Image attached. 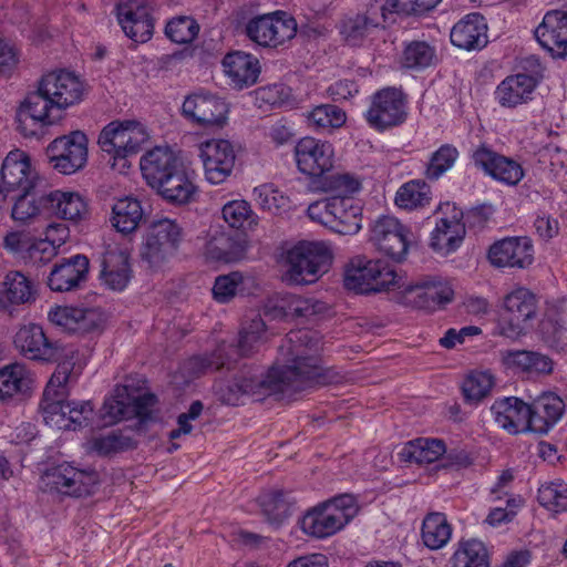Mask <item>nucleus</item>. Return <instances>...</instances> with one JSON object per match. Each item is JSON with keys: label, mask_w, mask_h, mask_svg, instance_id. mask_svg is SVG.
Returning <instances> with one entry per match:
<instances>
[{"label": "nucleus", "mask_w": 567, "mask_h": 567, "mask_svg": "<svg viewBox=\"0 0 567 567\" xmlns=\"http://www.w3.org/2000/svg\"><path fill=\"white\" fill-rule=\"evenodd\" d=\"M319 340L309 330L290 331L279 347V357L264 378L236 377L219 388L220 399L229 405H237L244 395L260 401L267 395L303 391L313 385L333 381L329 370L319 364Z\"/></svg>", "instance_id": "obj_1"}, {"label": "nucleus", "mask_w": 567, "mask_h": 567, "mask_svg": "<svg viewBox=\"0 0 567 567\" xmlns=\"http://www.w3.org/2000/svg\"><path fill=\"white\" fill-rule=\"evenodd\" d=\"M332 261L330 248L322 241H302L287 254L285 279L293 285H308L326 274Z\"/></svg>", "instance_id": "obj_2"}, {"label": "nucleus", "mask_w": 567, "mask_h": 567, "mask_svg": "<svg viewBox=\"0 0 567 567\" xmlns=\"http://www.w3.org/2000/svg\"><path fill=\"white\" fill-rule=\"evenodd\" d=\"M396 0H371L363 12L341 21L340 33L351 47L364 45L386 23L394 21Z\"/></svg>", "instance_id": "obj_3"}, {"label": "nucleus", "mask_w": 567, "mask_h": 567, "mask_svg": "<svg viewBox=\"0 0 567 567\" xmlns=\"http://www.w3.org/2000/svg\"><path fill=\"white\" fill-rule=\"evenodd\" d=\"M393 268L382 260L358 256L351 259L344 269L343 284L348 290L360 293L380 292L391 287L402 286Z\"/></svg>", "instance_id": "obj_4"}, {"label": "nucleus", "mask_w": 567, "mask_h": 567, "mask_svg": "<svg viewBox=\"0 0 567 567\" xmlns=\"http://www.w3.org/2000/svg\"><path fill=\"white\" fill-rule=\"evenodd\" d=\"M14 344L20 353L30 360L53 361L58 363L56 369L60 368V363H69L72 368L76 365L78 350L58 341L51 342L39 324L21 327L16 333Z\"/></svg>", "instance_id": "obj_5"}, {"label": "nucleus", "mask_w": 567, "mask_h": 567, "mask_svg": "<svg viewBox=\"0 0 567 567\" xmlns=\"http://www.w3.org/2000/svg\"><path fill=\"white\" fill-rule=\"evenodd\" d=\"M183 239V228L175 219L154 220L141 248L142 259L150 267L158 268L168 261L178 250Z\"/></svg>", "instance_id": "obj_6"}, {"label": "nucleus", "mask_w": 567, "mask_h": 567, "mask_svg": "<svg viewBox=\"0 0 567 567\" xmlns=\"http://www.w3.org/2000/svg\"><path fill=\"white\" fill-rule=\"evenodd\" d=\"M99 483L94 471L79 470L69 463H62L44 472L40 478V488L68 496L90 495Z\"/></svg>", "instance_id": "obj_7"}, {"label": "nucleus", "mask_w": 567, "mask_h": 567, "mask_svg": "<svg viewBox=\"0 0 567 567\" xmlns=\"http://www.w3.org/2000/svg\"><path fill=\"white\" fill-rule=\"evenodd\" d=\"M145 127L135 121H113L107 124L99 136L101 150L116 158L124 159L140 152L147 141Z\"/></svg>", "instance_id": "obj_8"}, {"label": "nucleus", "mask_w": 567, "mask_h": 567, "mask_svg": "<svg viewBox=\"0 0 567 567\" xmlns=\"http://www.w3.org/2000/svg\"><path fill=\"white\" fill-rule=\"evenodd\" d=\"M410 237V229L392 216H380L370 226L369 241L375 250L396 262L405 259Z\"/></svg>", "instance_id": "obj_9"}, {"label": "nucleus", "mask_w": 567, "mask_h": 567, "mask_svg": "<svg viewBox=\"0 0 567 567\" xmlns=\"http://www.w3.org/2000/svg\"><path fill=\"white\" fill-rule=\"evenodd\" d=\"M245 31L257 45L277 48L296 35L297 22L288 13L276 11L250 19Z\"/></svg>", "instance_id": "obj_10"}, {"label": "nucleus", "mask_w": 567, "mask_h": 567, "mask_svg": "<svg viewBox=\"0 0 567 567\" xmlns=\"http://www.w3.org/2000/svg\"><path fill=\"white\" fill-rule=\"evenodd\" d=\"M406 116V97L401 90L394 87L375 92L364 113L368 124L380 132L401 125Z\"/></svg>", "instance_id": "obj_11"}, {"label": "nucleus", "mask_w": 567, "mask_h": 567, "mask_svg": "<svg viewBox=\"0 0 567 567\" xmlns=\"http://www.w3.org/2000/svg\"><path fill=\"white\" fill-rule=\"evenodd\" d=\"M80 371L69 363H60V368L50 378L44 388L39 409L47 425L59 430L68 429L66 417H63V405L68 398L66 384Z\"/></svg>", "instance_id": "obj_12"}, {"label": "nucleus", "mask_w": 567, "mask_h": 567, "mask_svg": "<svg viewBox=\"0 0 567 567\" xmlns=\"http://www.w3.org/2000/svg\"><path fill=\"white\" fill-rule=\"evenodd\" d=\"M50 163L60 173L70 175L81 169L87 161V138L74 131L55 138L48 147Z\"/></svg>", "instance_id": "obj_13"}, {"label": "nucleus", "mask_w": 567, "mask_h": 567, "mask_svg": "<svg viewBox=\"0 0 567 567\" xmlns=\"http://www.w3.org/2000/svg\"><path fill=\"white\" fill-rule=\"evenodd\" d=\"M535 313V297L530 291L525 288L512 291L504 299V312L498 324L499 334L509 339H517L524 333L525 323Z\"/></svg>", "instance_id": "obj_14"}, {"label": "nucleus", "mask_w": 567, "mask_h": 567, "mask_svg": "<svg viewBox=\"0 0 567 567\" xmlns=\"http://www.w3.org/2000/svg\"><path fill=\"white\" fill-rule=\"evenodd\" d=\"M60 112L54 101L42 91L39 82L38 90L28 94L18 113L19 130L24 136H34L45 125L52 124Z\"/></svg>", "instance_id": "obj_15"}, {"label": "nucleus", "mask_w": 567, "mask_h": 567, "mask_svg": "<svg viewBox=\"0 0 567 567\" xmlns=\"http://www.w3.org/2000/svg\"><path fill=\"white\" fill-rule=\"evenodd\" d=\"M205 177L213 185L224 183L233 173L236 162L234 145L221 138L206 141L199 146Z\"/></svg>", "instance_id": "obj_16"}, {"label": "nucleus", "mask_w": 567, "mask_h": 567, "mask_svg": "<svg viewBox=\"0 0 567 567\" xmlns=\"http://www.w3.org/2000/svg\"><path fill=\"white\" fill-rule=\"evenodd\" d=\"M117 22L127 38L136 43L147 42L154 30L148 0H122L116 7Z\"/></svg>", "instance_id": "obj_17"}, {"label": "nucleus", "mask_w": 567, "mask_h": 567, "mask_svg": "<svg viewBox=\"0 0 567 567\" xmlns=\"http://www.w3.org/2000/svg\"><path fill=\"white\" fill-rule=\"evenodd\" d=\"M40 184L43 182L32 171L29 156L20 150L11 151L0 171V194L3 198L11 193L30 189Z\"/></svg>", "instance_id": "obj_18"}, {"label": "nucleus", "mask_w": 567, "mask_h": 567, "mask_svg": "<svg viewBox=\"0 0 567 567\" xmlns=\"http://www.w3.org/2000/svg\"><path fill=\"white\" fill-rule=\"evenodd\" d=\"M472 159L485 174L506 185H517L524 177V171L517 162L498 154L487 144L478 145L472 153Z\"/></svg>", "instance_id": "obj_19"}, {"label": "nucleus", "mask_w": 567, "mask_h": 567, "mask_svg": "<svg viewBox=\"0 0 567 567\" xmlns=\"http://www.w3.org/2000/svg\"><path fill=\"white\" fill-rule=\"evenodd\" d=\"M298 169L309 176L320 177L333 166V148L331 144L303 137L295 146Z\"/></svg>", "instance_id": "obj_20"}, {"label": "nucleus", "mask_w": 567, "mask_h": 567, "mask_svg": "<svg viewBox=\"0 0 567 567\" xmlns=\"http://www.w3.org/2000/svg\"><path fill=\"white\" fill-rule=\"evenodd\" d=\"M182 110L187 118L204 127L221 126L228 113L227 104L221 99L205 92L187 96Z\"/></svg>", "instance_id": "obj_21"}, {"label": "nucleus", "mask_w": 567, "mask_h": 567, "mask_svg": "<svg viewBox=\"0 0 567 567\" xmlns=\"http://www.w3.org/2000/svg\"><path fill=\"white\" fill-rule=\"evenodd\" d=\"M40 83L42 91L51 96L60 111L79 103L84 94L83 82L69 71L60 70L45 74Z\"/></svg>", "instance_id": "obj_22"}, {"label": "nucleus", "mask_w": 567, "mask_h": 567, "mask_svg": "<svg viewBox=\"0 0 567 567\" xmlns=\"http://www.w3.org/2000/svg\"><path fill=\"white\" fill-rule=\"evenodd\" d=\"M49 320L73 333H89L100 329L104 315L97 308L56 307L48 313Z\"/></svg>", "instance_id": "obj_23"}, {"label": "nucleus", "mask_w": 567, "mask_h": 567, "mask_svg": "<svg viewBox=\"0 0 567 567\" xmlns=\"http://www.w3.org/2000/svg\"><path fill=\"white\" fill-rule=\"evenodd\" d=\"M534 249L528 237H508L496 241L488 250L493 266L526 268L533 262Z\"/></svg>", "instance_id": "obj_24"}, {"label": "nucleus", "mask_w": 567, "mask_h": 567, "mask_svg": "<svg viewBox=\"0 0 567 567\" xmlns=\"http://www.w3.org/2000/svg\"><path fill=\"white\" fill-rule=\"evenodd\" d=\"M132 278L130 256L125 249L109 245L101 257L100 279L103 286L114 291L124 290Z\"/></svg>", "instance_id": "obj_25"}, {"label": "nucleus", "mask_w": 567, "mask_h": 567, "mask_svg": "<svg viewBox=\"0 0 567 567\" xmlns=\"http://www.w3.org/2000/svg\"><path fill=\"white\" fill-rule=\"evenodd\" d=\"M491 412L495 423L511 434L532 431L529 404L518 398L496 400Z\"/></svg>", "instance_id": "obj_26"}, {"label": "nucleus", "mask_w": 567, "mask_h": 567, "mask_svg": "<svg viewBox=\"0 0 567 567\" xmlns=\"http://www.w3.org/2000/svg\"><path fill=\"white\" fill-rule=\"evenodd\" d=\"M462 217V212L452 207L451 216L437 220L430 238V247L435 252L446 256L454 252L462 245L466 234Z\"/></svg>", "instance_id": "obj_27"}, {"label": "nucleus", "mask_w": 567, "mask_h": 567, "mask_svg": "<svg viewBox=\"0 0 567 567\" xmlns=\"http://www.w3.org/2000/svg\"><path fill=\"white\" fill-rule=\"evenodd\" d=\"M539 44L554 55H567V12L553 10L547 12L535 30Z\"/></svg>", "instance_id": "obj_28"}, {"label": "nucleus", "mask_w": 567, "mask_h": 567, "mask_svg": "<svg viewBox=\"0 0 567 567\" xmlns=\"http://www.w3.org/2000/svg\"><path fill=\"white\" fill-rule=\"evenodd\" d=\"M538 80L527 73H517L506 76L494 92L496 102L505 109H515L526 104L533 99Z\"/></svg>", "instance_id": "obj_29"}, {"label": "nucleus", "mask_w": 567, "mask_h": 567, "mask_svg": "<svg viewBox=\"0 0 567 567\" xmlns=\"http://www.w3.org/2000/svg\"><path fill=\"white\" fill-rule=\"evenodd\" d=\"M347 525V516L324 503L309 511L301 519L300 527L309 536L326 538Z\"/></svg>", "instance_id": "obj_30"}, {"label": "nucleus", "mask_w": 567, "mask_h": 567, "mask_svg": "<svg viewBox=\"0 0 567 567\" xmlns=\"http://www.w3.org/2000/svg\"><path fill=\"white\" fill-rule=\"evenodd\" d=\"M452 297L451 286L436 279L423 280L405 288V299L409 303L431 311L450 302Z\"/></svg>", "instance_id": "obj_31"}, {"label": "nucleus", "mask_w": 567, "mask_h": 567, "mask_svg": "<svg viewBox=\"0 0 567 567\" xmlns=\"http://www.w3.org/2000/svg\"><path fill=\"white\" fill-rule=\"evenodd\" d=\"M44 184L23 189L14 198L11 209L13 220L21 224H31L40 217L49 216V192Z\"/></svg>", "instance_id": "obj_32"}, {"label": "nucleus", "mask_w": 567, "mask_h": 567, "mask_svg": "<svg viewBox=\"0 0 567 567\" xmlns=\"http://www.w3.org/2000/svg\"><path fill=\"white\" fill-rule=\"evenodd\" d=\"M89 259L83 255H75L55 264L48 278V285L53 291H70L86 279Z\"/></svg>", "instance_id": "obj_33"}, {"label": "nucleus", "mask_w": 567, "mask_h": 567, "mask_svg": "<svg viewBox=\"0 0 567 567\" xmlns=\"http://www.w3.org/2000/svg\"><path fill=\"white\" fill-rule=\"evenodd\" d=\"M182 165L181 159L171 150L163 147H155L147 152L140 163L143 177L154 189Z\"/></svg>", "instance_id": "obj_34"}, {"label": "nucleus", "mask_w": 567, "mask_h": 567, "mask_svg": "<svg viewBox=\"0 0 567 567\" xmlns=\"http://www.w3.org/2000/svg\"><path fill=\"white\" fill-rule=\"evenodd\" d=\"M451 42L463 50H480L487 44V25L480 13H470L451 30Z\"/></svg>", "instance_id": "obj_35"}, {"label": "nucleus", "mask_w": 567, "mask_h": 567, "mask_svg": "<svg viewBox=\"0 0 567 567\" xmlns=\"http://www.w3.org/2000/svg\"><path fill=\"white\" fill-rule=\"evenodd\" d=\"M529 409L532 432L546 434L563 417L566 405L561 398L549 392L534 400Z\"/></svg>", "instance_id": "obj_36"}, {"label": "nucleus", "mask_w": 567, "mask_h": 567, "mask_svg": "<svg viewBox=\"0 0 567 567\" xmlns=\"http://www.w3.org/2000/svg\"><path fill=\"white\" fill-rule=\"evenodd\" d=\"M266 340V323L264 319L256 315L246 323L239 332L237 346L226 344V358L231 365L238 358L249 357L257 352Z\"/></svg>", "instance_id": "obj_37"}, {"label": "nucleus", "mask_w": 567, "mask_h": 567, "mask_svg": "<svg viewBox=\"0 0 567 567\" xmlns=\"http://www.w3.org/2000/svg\"><path fill=\"white\" fill-rule=\"evenodd\" d=\"M35 300L32 282L22 272L9 271L0 286V308L8 310L13 306L30 303Z\"/></svg>", "instance_id": "obj_38"}, {"label": "nucleus", "mask_w": 567, "mask_h": 567, "mask_svg": "<svg viewBox=\"0 0 567 567\" xmlns=\"http://www.w3.org/2000/svg\"><path fill=\"white\" fill-rule=\"evenodd\" d=\"M223 65L226 75L239 89L255 84L260 72L259 61L251 54L240 51L228 53L223 60Z\"/></svg>", "instance_id": "obj_39"}, {"label": "nucleus", "mask_w": 567, "mask_h": 567, "mask_svg": "<svg viewBox=\"0 0 567 567\" xmlns=\"http://www.w3.org/2000/svg\"><path fill=\"white\" fill-rule=\"evenodd\" d=\"M332 228L340 235H355L362 228V206L352 196H336Z\"/></svg>", "instance_id": "obj_40"}, {"label": "nucleus", "mask_w": 567, "mask_h": 567, "mask_svg": "<svg viewBox=\"0 0 567 567\" xmlns=\"http://www.w3.org/2000/svg\"><path fill=\"white\" fill-rule=\"evenodd\" d=\"M171 174L155 189L168 203L176 205L189 203L196 194L192 174L184 164Z\"/></svg>", "instance_id": "obj_41"}, {"label": "nucleus", "mask_w": 567, "mask_h": 567, "mask_svg": "<svg viewBox=\"0 0 567 567\" xmlns=\"http://www.w3.org/2000/svg\"><path fill=\"white\" fill-rule=\"evenodd\" d=\"M87 214V203L80 194L61 190L49 192V216L54 215L78 223Z\"/></svg>", "instance_id": "obj_42"}, {"label": "nucleus", "mask_w": 567, "mask_h": 567, "mask_svg": "<svg viewBox=\"0 0 567 567\" xmlns=\"http://www.w3.org/2000/svg\"><path fill=\"white\" fill-rule=\"evenodd\" d=\"M446 453L445 443L439 439H417L408 442L400 451L401 461L415 464H431Z\"/></svg>", "instance_id": "obj_43"}, {"label": "nucleus", "mask_w": 567, "mask_h": 567, "mask_svg": "<svg viewBox=\"0 0 567 567\" xmlns=\"http://www.w3.org/2000/svg\"><path fill=\"white\" fill-rule=\"evenodd\" d=\"M30 371L20 363L0 369V400H8L28 393L32 386Z\"/></svg>", "instance_id": "obj_44"}, {"label": "nucleus", "mask_w": 567, "mask_h": 567, "mask_svg": "<svg viewBox=\"0 0 567 567\" xmlns=\"http://www.w3.org/2000/svg\"><path fill=\"white\" fill-rule=\"evenodd\" d=\"M112 225L124 235L135 231L143 218L141 203L133 197L118 199L112 208Z\"/></svg>", "instance_id": "obj_45"}, {"label": "nucleus", "mask_w": 567, "mask_h": 567, "mask_svg": "<svg viewBox=\"0 0 567 567\" xmlns=\"http://www.w3.org/2000/svg\"><path fill=\"white\" fill-rule=\"evenodd\" d=\"M507 368L547 374L553 371L551 360L542 353L525 350H507L502 353Z\"/></svg>", "instance_id": "obj_46"}, {"label": "nucleus", "mask_w": 567, "mask_h": 567, "mask_svg": "<svg viewBox=\"0 0 567 567\" xmlns=\"http://www.w3.org/2000/svg\"><path fill=\"white\" fill-rule=\"evenodd\" d=\"M130 383L118 384L107 398L101 409V419L105 425H113L124 419L131 417Z\"/></svg>", "instance_id": "obj_47"}, {"label": "nucleus", "mask_w": 567, "mask_h": 567, "mask_svg": "<svg viewBox=\"0 0 567 567\" xmlns=\"http://www.w3.org/2000/svg\"><path fill=\"white\" fill-rule=\"evenodd\" d=\"M452 535V527L442 513L429 514L422 525V539L426 547L440 549L444 547Z\"/></svg>", "instance_id": "obj_48"}, {"label": "nucleus", "mask_w": 567, "mask_h": 567, "mask_svg": "<svg viewBox=\"0 0 567 567\" xmlns=\"http://www.w3.org/2000/svg\"><path fill=\"white\" fill-rule=\"evenodd\" d=\"M488 554L484 544L476 539L461 542L453 554L452 567H488Z\"/></svg>", "instance_id": "obj_49"}, {"label": "nucleus", "mask_w": 567, "mask_h": 567, "mask_svg": "<svg viewBox=\"0 0 567 567\" xmlns=\"http://www.w3.org/2000/svg\"><path fill=\"white\" fill-rule=\"evenodd\" d=\"M430 199V187L422 181H410L403 184L395 195V204L406 210L424 207Z\"/></svg>", "instance_id": "obj_50"}, {"label": "nucleus", "mask_w": 567, "mask_h": 567, "mask_svg": "<svg viewBox=\"0 0 567 567\" xmlns=\"http://www.w3.org/2000/svg\"><path fill=\"white\" fill-rule=\"evenodd\" d=\"M494 377L488 371H473L463 381L464 399L470 404H477L491 394Z\"/></svg>", "instance_id": "obj_51"}, {"label": "nucleus", "mask_w": 567, "mask_h": 567, "mask_svg": "<svg viewBox=\"0 0 567 567\" xmlns=\"http://www.w3.org/2000/svg\"><path fill=\"white\" fill-rule=\"evenodd\" d=\"M252 196L256 204L264 210L281 214L290 206V199L271 183L261 184L254 188Z\"/></svg>", "instance_id": "obj_52"}, {"label": "nucleus", "mask_w": 567, "mask_h": 567, "mask_svg": "<svg viewBox=\"0 0 567 567\" xmlns=\"http://www.w3.org/2000/svg\"><path fill=\"white\" fill-rule=\"evenodd\" d=\"M307 118L313 128L329 131L341 127L347 121V115L337 105L321 104L310 111Z\"/></svg>", "instance_id": "obj_53"}, {"label": "nucleus", "mask_w": 567, "mask_h": 567, "mask_svg": "<svg viewBox=\"0 0 567 567\" xmlns=\"http://www.w3.org/2000/svg\"><path fill=\"white\" fill-rule=\"evenodd\" d=\"M226 352L225 343H221L209 355L193 357L187 360L183 365V370L187 371L192 377H197L207 371H217L221 368L230 369V364L225 355Z\"/></svg>", "instance_id": "obj_54"}, {"label": "nucleus", "mask_w": 567, "mask_h": 567, "mask_svg": "<svg viewBox=\"0 0 567 567\" xmlns=\"http://www.w3.org/2000/svg\"><path fill=\"white\" fill-rule=\"evenodd\" d=\"M361 187V183L348 173H332L320 176L318 189L324 193H332L334 196H351Z\"/></svg>", "instance_id": "obj_55"}, {"label": "nucleus", "mask_w": 567, "mask_h": 567, "mask_svg": "<svg viewBox=\"0 0 567 567\" xmlns=\"http://www.w3.org/2000/svg\"><path fill=\"white\" fill-rule=\"evenodd\" d=\"M259 503L267 520L274 526H279L290 515V505L281 491L262 494Z\"/></svg>", "instance_id": "obj_56"}, {"label": "nucleus", "mask_w": 567, "mask_h": 567, "mask_svg": "<svg viewBox=\"0 0 567 567\" xmlns=\"http://www.w3.org/2000/svg\"><path fill=\"white\" fill-rule=\"evenodd\" d=\"M435 58V50L429 43L413 41L403 51L402 65L406 69L422 70L432 65Z\"/></svg>", "instance_id": "obj_57"}, {"label": "nucleus", "mask_w": 567, "mask_h": 567, "mask_svg": "<svg viewBox=\"0 0 567 567\" xmlns=\"http://www.w3.org/2000/svg\"><path fill=\"white\" fill-rule=\"evenodd\" d=\"M199 32V25L190 17L179 16L169 20L165 28V34L173 42L186 44L193 42Z\"/></svg>", "instance_id": "obj_58"}, {"label": "nucleus", "mask_w": 567, "mask_h": 567, "mask_svg": "<svg viewBox=\"0 0 567 567\" xmlns=\"http://www.w3.org/2000/svg\"><path fill=\"white\" fill-rule=\"evenodd\" d=\"M458 157V151L451 144H443L436 150L426 166L425 175L430 179H439L445 172L451 169Z\"/></svg>", "instance_id": "obj_59"}, {"label": "nucleus", "mask_w": 567, "mask_h": 567, "mask_svg": "<svg viewBox=\"0 0 567 567\" xmlns=\"http://www.w3.org/2000/svg\"><path fill=\"white\" fill-rule=\"evenodd\" d=\"M538 502L542 506L554 513L567 509V485L564 483H549L538 489Z\"/></svg>", "instance_id": "obj_60"}, {"label": "nucleus", "mask_w": 567, "mask_h": 567, "mask_svg": "<svg viewBox=\"0 0 567 567\" xmlns=\"http://www.w3.org/2000/svg\"><path fill=\"white\" fill-rule=\"evenodd\" d=\"M207 252L214 259L231 262L241 257L243 247L229 236L221 235L209 240Z\"/></svg>", "instance_id": "obj_61"}, {"label": "nucleus", "mask_w": 567, "mask_h": 567, "mask_svg": "<svg viewBox=\"0 0 567 567\" xmlns=\"http://www.w3.org/2000/svg\"><path fill=\"white\" fill-rule=\"evenodd\" d=\"M133 447H135V442L130 436L115 432L95 437L92 441V449L97 454L105 456Z\"/></svg>", "instance_id": "obj_62"}, {"label": "nucleus", "mask_w": 567, "mask_h": 567, "mask_svg": "<svg viewBox=\"0 0 567 567\" xmlns=\"http://www.w3.org/2000/svg\"><path fill=\"white\" fill-rule=\"evenodd\" d=\"M223 218L231 228H241L254 223L250 205L246 200H231L224 205Z\"/></svg>", "instance_id": "obj_63"}, {"label": "nucleus", "mask_w": 567, "mask_h": 567, "mask_svg": "<svg viewBox=\"0 0 567 567\" xmlns=\"http://www.w3.org/2000/svg\"><path fill=\"white\" fill-rule=\"evenodd\" d=\"M243 275L238 271L218 276L213 287V296L218 302L230 301L237 293L239 285L243 284Z\"/></svg>", "instance_id": "obj_64"}]
</instances>
